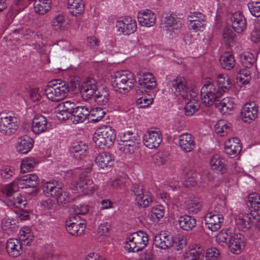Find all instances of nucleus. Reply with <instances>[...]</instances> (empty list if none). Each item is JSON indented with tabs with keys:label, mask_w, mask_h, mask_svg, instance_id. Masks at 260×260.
Segmentation results:
<instances>
[{
	"label": "nucleus",
	"mask_w": 260,
	"mask_h": 260,
	"mask_svg": "<svg viewBox=\"0 0 260 260\" xmlns=\"http://www.w3.org/2000/svg\"><path fill=\"white\" fill-rule=\"evenodd\" d=\"M222 93L223 89L216 88L215 84L211 81H206L201 90L203 103L208 106L214 105L221 114H225L230 109L226 104L229 100L223 99L220 101L218 99Z\"/></svg>",
	"instance_id": "f257e3e1"
},
{
	"label": "nucleus",
	"mask_w": 260,
	"mask_h": 260,
	"mask_svg": "<svg viewBox=\"0 0 260 260\" xmlns=\"http://www.w3.org/2000/svg\"><path fill=\"white\" fill-rule=\"evenodd\" d=\"M79 84L75 81L70 83L60 80H54L48 83L45 89V94L50 101L58 102L67 96L68 93L71 90L75 92L79 89Z\"/></svg>",
	"instance_id": "f03ea898"
},
{
	"label": "nucleus",
	"mask_w": 260,
	"mask_h": 260,
	"mask_svg": "<svg viewBox=\"0 0 260 260\" xmlns=\"http://www.w3.org/2000/svg\"><path fill=\"white\" fill-rule=\"evenodd\" d=\"M136 82L134 74L129 71L117 72L111 78L112 86L120 93L128 92Z\"/></svg>",
	"instance_id": "7ed1b4c3"
},
{
	"label": "nucleus",
	"mask_w": 260,
	"mask_h": 260,
	"mask_svg": "<svg viewBox=\"0 0 260 260\" xmlns=\"http://www.w3.org/2000/svg\"><path fill=\"white\" fill-rule=\"evenodd\" d=\"M166 79L169 81V85L172 91L176 95H180L182 99L194 98L197 96V90L194 88L189 89L186 86V81L183 77L178 76L172 78L171 75H168Z\"/></svg>",
	"instance_id": "20e7f679"
},
{
	"label": "nucleus",
	"mask_w": 260,
	"mask_h": 260,
	"mask_svg": "<svg viewBox=\"0 0 260 260\" xmlns=\"http://www.w3.org/2000/svg\"><path fill=\"white\" fill-rule=\"evenodd\" d=\"M115 130L109 125H104L97 129L92 137L94 143L100 148L110 146L115 141Z\"/></svg>",
	"instance_id": "39448f33"
},
{
	"label": "nucleus",
	"mask_w": 260,
	"mask_h": 260,
	"mask_svg": "<svg viewBox=\"0 0 260 260\" xmlns=\"http://www.w3.org/2000/svg\"><path fill=\"white\" fill-rule=\"evenodd\" d=\"M42 189L47 196L55 197L59 205H65L70 201L69 193L59 186L56 182L48 181L45 183Z\"/></svg>",
	"instance_id": "423d86ee"
},
{
	"label": "nucleus",
	"mask_w": 260,
	"mask_h": 260,
	"mask_svg": "<svg viewBox=\"0 0 260 260\" xmlns=\"http://www.w3.org/2000/svg\"><path fill=\"white\" fill-rule=\"evenodd\" d=\"M148 242L147 234L142 231L133 233L126 239L124 248L129 252H138L142 250Z\"/></svg>",
	"instance_id": "0eeeda50"
},
{
	"label": "nucleus",
	"mask_w": 260,
	"mask_h": 260,
	"mask_svg": "<svg viewBox=\"0 0 260 260\" xmlns=\"http://www.w3.org/2000/svg\"><path fill=\"white\" fill-rule=\"evenodd\" d=\"M19 187L13 184L12 182L2 189V193L7 197L8 206H12L18 208H25L26 200L24 197L16 192Z\"/></svg>",
	"instance_id": "6e6552de"
},
{
	"label": "nucleus",
	"mask_w": 260,
	"mask_h": 260,
	"mask_svg": "<svg viewBox=\"0 0 260 260\" xmlns=\"http://www.w3.org/2000/svg\"><path fill=\"white\" fill-rule=\"evenodd\" d=\"M116 27L120 34L128 36L137 30V22L132 17H126L116 21Z\"/></svg>",
	"instance_id": "1a4fd4ad"
},
{
	"label": "nucleus",
	"mask_w": 260,
	"mask_h": 260,
	"mask_svg": "<svg viewBox=\"0 0 260 260\" xmlns=\"http://www.w3.org/2000/svg\"><path fill=\"white\" fill-rule=\"evenodd\" d=\"M204 220L207 228L212 232H215L220 228L223 217L219 212L213 210L206 214Z\"/></svg>",
	"instance_id": "9d476101"
},
{
	"label": "nucleus",
	"mask_w": 260,
	"mask_h": 260,
	"mask_svg": "<svg viewBox=\"0 0 260 260\" xmlns=\"http://www.w3.org/2000/svg\"><path fill=\"white\" fill-rule=\"evenodd\" d=\"M74 190H78L83 195H91L94 190L93 181L88 176L81 174L79 181L75 182Z\"/></svg>",
	"instance_id": "9b49d317"
},
{
	"label": "nucleus",
	"mask_w": 260,
	"mask_h": 260,
	"mask_svg": "<svg viewBox=\"0 0 260 260\" xmlns=\"http://www.w3.org/2000/svg\"><path fill=\"white\" fill-rule=\"evenodd\" d=\"M16 118L11 115L0 117V132L6 136L15 134L18 128Z\"/></svg>",
	"instance_id": "f8f14e48"
},
{
	"label": "nucleus",
	"mask_w": 260,
	"mask_h": 260,
	"mask_svg": "<svg viewBox=\"0 0 260 260\" xmlns=\"http://www.w3.org/2000/svg\"><path fill=\"white\" fill-rule=\"evenodd\" d=\"M162 141L161 135L159 131L148 129L143 137L144 145L149 149L157 148Z\"/></svg>",
	"instance_id": "ddd939ff"
},
{
	"label": "nucleus",
	"mask_w": 260,
	"mask_h": 260,
	"mask_svg": "<svg viewBox=\"0 0 260 260\" xmlns=\"http://www.w3.org/2000/svg\"><path fill=\"white\" fill-rule=\"evenodd\" d=\"M79 86L81 95L85 100L91 99L98 90L96 81L92 78H87Z\"/></svg>",
	"instance_id": "4468645a"
},
{
	"label": "nucleus",
	"mask_w": 260,
	"mask_h": 260,
	"mask_svg": "<svg viewBox=\"0 0 260 260\" xmlns=\"http://www.w3.org/2000/svg\"><path fill=\"white\" fill-rule=\"evenodd\" d=\"M140 86L137 90V93H140L144 90L146 92L153 90L156 85L154 76L149 73H143L138 80Z\"/></svg>",
	"instance_id": "2eb2a0df"
},
{
	"label": "nucleus",
	"mask_w": 260,
	"mask_h": 260,
	"mask_svg": "<svg viewBox=\"0 0 260 260\" xmlns=\"http://www.w3.org/2000/svg\"><path fill=\"white\" fill-rule=\"evenodd\" d=\"M13 184L21 188H35L39 183V179L35 174H30L12 182Z\"/></svg>",
	"instance_id": "dca6fc26"
},
{
	"label": "nucleus",
	"mask_w": 260,
	"mask_h": 260,
	"mask_svg": "<svg viewBox=\"0 0 260 260\" xmlns=\"http://www.w3.org/2000/svg\"><path fill=\"white\" fill-rule=\"evenodd\" d=\"M253 215V214L251 213L239 214L235 218L236 228L243 232L247 231L251 228L252 223L254 222Z\"/></svg>",
	"instance_id": "f3484780"
},
{
	"label": "nucleus",
	"mask_w": 260,
	"mask_h": 260,
	"mask_svg": "<svg viewBox=\"0 0 260 260\" xmlns=\"http://www.w3.org/2000/svg\"><path fill=\"white\" fill-rule=\"evenodd\" d=\"M77 216H71L69 220L66 222V229L67 231L72 235L80 236L81 235L86 228L85 223L80 221L74 222L77 220Z\"/></svg>",
	"instance_id": "a211bd4d"
},
{
	"label": "nucleus",
	"mask_w": 260,
	"mask_h": 260,
	"mask_svg": "<svg viewBox=\"0 0 260 260\" xmlns=\"http://www.w3.org/2000/svg\"><path fill=\"white\" fill-rule=\"evenodd\" d=\"M88 146L82 141H78L72 144L70 148V154L76 159L84 158L87 153Z\"/></svg>",
	"instance_id": "6ab92c4d"
},
{
	"label": "nucleus",
	"mask_w": 260,
	"mask_h": 260,
	"mask_svg": "<svg viewBox=\"0 0 260 260\" xmlns=\"http://www.w3.org/2000/svg\"><path fill=\"white\" fill-rule=\"evenodd\" d=\"M244 236L240 234H234L230 236L228 246L230 251L234 254H239L244 247Z\"/></svg>",
	"instance_id": "aec40b11"
},
{
	"label": "nucleus",
	"mask_w": 260,
	"mask_h": 260,
	"mask_svg": "<svg viewBox=\"0 0 260 260\" xmlns=\"http://www.w3.org/2000/svg\"><path fill=\"white\" fill-rule=\"evenodd\" d=\"M95 162L101 169H108L113 165L114 157L110 152L104 151L97 155Z\"/></svg>",
	"instance_id": "412c9836"
},
{
	"label": "nucleus",
	"mask_w": 260,
	"mask_h": 260,
	"mask_svg": "<svg viewBox=\"0 0 260 260\" xmlns=\"http://www.w3.org/2000/svg\"><path fill=\"white\" fill-rule=\"evenodd\" d=\"M154 244L156 247L166 249L173 245V236L165 232L157 234L154 239Z\"/></svg>",
	"instance_id": "4be33fe9"
},
{
	"label": "nucleus",
	"mask_w": 260,
	"mask_h": 260,
	"mask_svg": "<svg viewBox=\"0 0 260 260\" xmlns=\"http://www.w3.org/2000/svg\"><path fill=\"white\" fill-rule=\"evenodd\" d=\"M242 146L240 140L237 138L229 139L225 142L224 151L225 153L231 157H235L241 151Z\"/></svg>",
	"instance_id": "5701e85b"
},
{
	"label": "nucleus",
	"mask_w": 260,
	"mask_h": 260,
	"mask_svg": "<svg viewBox=\"0 0 260 260\" xmlns=\"http://www.w3.org/2000/svg\"><path fill=\"white\" fill-rule=\"evenodd\" d=\"M164 22L166 27H171L174 32L181 30L183 20L173 14H165L162 15Z\"/></svg>",
	"instance_id": "b1692460"
},
{
	"label": "nucleus",
	"mask_w": 260,
	"mask_h": 260,
	"mask_svg": "<svg viewBox=\"0 0 260 260\" xmlns=\"http://www.w3.org/2000/svg\"><path fill=\"white\" fill-rule=\"evenodd\" d=\"M140 141L137 134L130 132V140L124 143H119L121 146L120 150L125 154H133L138 147Z\"/></svg>",
	"instance_id": "393cba45"
},
{
	"label": "nucleus",
	"mask_w": 260,
	"mask_h": 260,
	"mask_svg": "<svg viewBox=\"0 0 260 260\" xmlns=\"http://www.w3.org/2000/svg\"><path fill=\"white\" fill-rule=\"evenodd\" d=\"M138 21L142 26L150 27L156 22V17L151 10L146 9L138 13Z\"/></svg>",
	"instance_id": "a878e982"
},
{
	"label": "nucleus",
	"mask_w": 260,
	"mask_h": 260,
	"mask_svg": "<svg viewBox=\"0 0 260 260\" xmlns=\"http://www.w3.org/2000/svg\"><path fill=\"white\" fill-rule=\"evenodd\" d=\"M6 249L8 255L12 257H17L22 252V245L16 239L11 238L7 241Z\"/></svg>",
	"instance_id": "bb28decb"
},
{
	"label": "nucleus",
	"mask_w": 260,
	"mask_h": 260,
	"mask_svg": "<svg viewBox=\"0 0 260 260\" xmlns=\"http://www.w3.org/2000/svg\"><path fill=\"white\" fill-rule=\"evenodd\" d=\"M231 20L232 27L236 32L241 33L246 28V19L241 12H237L234 13Z\"/></svg>",
	"instance_id": "cd10ccee"
},
{
	"label": "nucleus",
	"mask_w": 260,
	"mask_h": 260,
	"mask_svg": "<svg viewBox=\"0 0 260 260\" xmlns=\"http://www.w3.org/2000/svg\"><path fill=\"white\" fill-rule=\"evenodd\" d=\"M179 145L181 149L185 152H190L194 148L193 137L190 134L184 133L179 136Z\"/></svg>",
	"instance_id": "c85d7f7f"
},
{
	"label": "nucleus",
	"mask_w": 260,
	"mask_h": 260,
	"mask_svg": "<svg viewBox=\"0 0 260 260\" xmlns=\"http://www.w3.org/2000/svg\"><path fill=\"white\" fill-rule=\"evenodd\" d=\"M33 140L27 135L20 138L16 145L17 151L21 154H27L33 146Z\"/></svg>",
	"instance_id": "c756f323"
},
{
	"label": "nucleus",
	"mask_w": 260,
	"mask_h": 260,
	"mask_svg": "<svg viewBox=\"0 0 260 260\" xmlns=\"http://www.w3.org/2000/svg\"><path fill=\"white\" fill-rule=\"evenodd\" d=\"M48 121L43 115H35L32 121V129L37 134L45 132L47 129Z\"/></svg>",
	"instance_id": "7c9ffc66"
},
{
	"label": "nucleus",
	"mask_w": 260,
	"mask_h": 260,
	"mask_svg": "<svg viewBox=\"0 0 260 260\" xmlns=\"http://www.w3.org/2000/svg\"><path fill=\"white\" fill-rule=\"evenodd\" d=\"M210 164L212 169L224 173L226 171L225 159L220 155L216 154L212 156L210 160Z\"/></svg>",
	"instance_id": "2f4dec72"
},
{
	"label": "nucleus",
	"mask_w": 260,
	"mask_h": 260,
	"mask_svg": "<svg viewBox=\"0 0 260 260\" xmlns=\"http://www.w3.org/2000/svg\"><path fill=\"white\" fill-rule=\"evenodd\" d=\"M205 250L202 246L196 245L190 249L184 255V260H202Z\"/></svg>",
	"instance_id": "473e14b6"
},
{
	"label": "nucleus",
	"mask_w": 260,
	"mask_h": 260,
	"mask_svg": "<svg viewBox=\"0 0 260 260\" xmlns=\"http://www.w3.org/2000/svg\"><path fill=\"white\" fill-rule=\"evenodd\" d=\"M178 223L182 230L190 231L196 227L197 221L193 217L185 215L179 218Z\"/></svg>",
	"instance_id": "72a5a7b5"
},
{
	"label": "nucleus",
	"mask_w": 260,
	"mask_h": 260,
	"mask_svg": "<svg viewBox=\"0 0 260 260\" xmlns=\"http://www.w3.org/2000/svg\"><path fill=\"white\" fill-rule=\"evenodd\" d=\"M68 8L71 14L77 16L84 11V5L82 0H68Z\"/></svg>",
	"instance_id": "f704fd0d"
},
{
	"label": "nucleus",
	"mask_w": 260,
	"mask_h": 260,
	"mask_svg": "<svg viewBox=\"0 0 260 260\" xmlns=\"http://www.w3.org/2000/svg\"><path fill=\"white\" fill-rule=\"evenodd\" d=\"M51 0H34V10L36 13L43 15L50 9Z\"/></svg>",
	"instance_id": "c9c22d12"
},
{
	"label": "nucleus",
	"mask_w": 260,
	"mask_h": 260,
	"mask_svg": "<svg viewBox=\"0 0 260 260\" xmlns=\"http://www.w3.org/2000/svg\"><path fill=\"white\" fill-rule=\"evenodd\" d=\"M220 62L222 68L226 70L232 69L235 64L234 56L230 52H226L222 55L220 57Z\"/></svg>",
	"instance_id": "e433bc0d"
},
{
	"label": "nucleus",
	"mask_w": 260,
	"mask_h": 260,
	"mask_svg": "<svg viewBox=\"0 0 260 260\" xmlns=\"http://www.w3.org/2000/svg\"><path fill=\"white\" fill-rule=\"evenodd\" d=\"M152 103V99H147L145 97H142L137 99L136 101L137 106L136 109L133 106H130L129 108H127L124 110L125 112H129V114H133L136 112V110L140 108H144L147 107L149 105Z\"/></svg>",
	"instance_id": "4c0bfd02"
},
{
	"label": "nucleus",
	"mask_w": 260,
	"mask_h": 260,
	"mask_svg": "<svg viewBox=\"0 0 260 260\" xmlns=\"http://www.w3.org/2000/svg\"><path fill=\"white\" fill-rule=\"evenodd\" d=\"M75 104L70 101H66L57 105L55 108L54 113L55 114H61V112L73 114Z\"/></svg>",
	"instance_id": "58836bf2"
},
{
	"label": "nucleus",
	"mask_w": 260,
	"mask_h": 260,
	"mask_svg": "<svg viewBox=\"0 0 260 260\" xmlns=\"http://www.w3.org/2000/svg\"><path fill=\"white\" fill-rule=\"evenodd\" d=\"M217 85L219 89H223L225 92L231 87V81L229 76L225 74H220L217 77Z\"/></svg>",
	"instance_id": "ea45409f"
},
{
	"label": "nucleus",
	"mask_w": 260,
	"mask_h": 260,
	"mask_svg": "<svg viewBox=\"0 0 260 260\" xmlns=\"http://www.w3.org/2000/svg\"><path fill=\"white\" fill-rule=\"evenodd\" d=\"M197 96L194 98L182 99L184 100H188L189 101L186 104L184 107V110L185 113L189 112L191 114H194L197 112L200 107V104L197 100Z\"/></svg>",
	"instance_id": "a19ab883"
},
{
	"label": "nucleus",
	"mask_w": 260,
	"mask_h": 260,
	"mask_svg": "<svg viewBox=\"0 0 260 260\" xmlns=\"http://www.w3.org/2000/svg\"><path fill=\"white\" fill-rule=\"evenodd\" d=\"M164 215V210L162 206L153 207L148 214L150 219L155 222H158Z\"/></svg>",
	"instance_id": "79ce46f5"
},
{
	"label": "nucleus",
	"mask_w": 260,
	"mask_h": 260,
	"mask_svg": "<svg viewBox=\"0 0 260 260\" xmlns=\"http://www.w3.org/2000/svg\"><path fill=\"white\" fill-rule=\"evenodd\" d=\"M216 133L220 136H224V133H228L231 129V124L226 123L223 120L218 121L214 126Z\"/></svg>",
	"instance_id": "37998d69"
},
{
	"label": "nucleus",
	"mask_w": 260,
	"mask_h": 260,
	"mask_svg": "<svg viewBox=\"0 0 260 260\" xmlns=\"http://www.w3.org/2000/svg\"><path fill=\"white\" fill-rule=\"evenodd\" d=\"M199 175L193 170L187 172L184 176V185L186 186H194L197 184Z\"/></svg>",
	"instance_id": "c03bdc74"
},
{
	"label": "nucleus",
	"mask_w": 260,
	"mask_h": 260,
	"mask_svg": "<svg viewBox=\"0 0 260 260\" xmlns=\"http://www.w3.org/2000/svg\"><path fill=\"white\" fill-rule=\"evenodd\" d=\"M38 164V162L34 158H25L21 162V172L25 173L26 172L30 171Z\"/></svg>",
	"instance_id": "a18cd8bd"
},
{
	"label": "nucleus",
	"mask_w": 260,
	"mask_h": 260,
	"mask_svg": "<svg viewBox=\"0 0 260 260\" xmlns=\"http://www.w3.org/2000/svg\"><path fill=\"white\" fill-rule=\"evenodd\" d=\"M95 102L99 105H105L109 101V93L108 91L105 89L98 90V93L95 94Z\"/></svg>",
	"instance_id": "49530a36"
},
{
	"label": "nucleus",
	"mask_w": 260,
	"mask_h": 260,
	"mask_svg": "<svg viewBox=\"0 0 260 260\" xmlns=\"http://www.w3.org/2000/svg\"><path fill=\"white\" fill-rule=\"evenodd\" d=\"M200 206L199 200L196 198H190L186 202V208L189 213H197Z\"/></svg>",
	"instance_id": "de8ad7c7"
},
{
	"label": "nucleus",
	"mask_w": 260,
	"mask_h": 260,
	"mask_svg": "<svg viewBox=\"0 0 260 260\" xmlns=\"http://www.w3.org/2000/svg\"><path fill=\"white\" fill-rule=\"evenodd\" d=\"M65 22L64 16L59 14L56 16L52 21L53 28L56 30H64L66 27L64 26Z\"/></svg>",
	"instance_id": "09e8293b"
},
{
	"label": "nucleus",
	"mask_w": 260,
	"mask_h": 260,
	"mask_svg": "<svg viewBox=\"0 0 260 260\" xmlns=\"http://www.w3.org/2000/svg\"><path fill=\"white\" fill-rule=\"evenodd\" d=\"M222 38L224 42L226 45H230L235 41V34L233 30L229 27H224L222 32Z\"/></svg>",
	"instance_id": "8fccbe9b"
},
{
	"label": "nucleus",
	"mask_w": 260,
	"mask_h": 260,
	"mask_svg": "<svg viewBox=\"0 0 260 260\" xmlns=\"http://www.w3.org/2000/svg\"><path fill=\"white\" fill-rule=\"evenodd\" d=\"M140 207L146 208L148 207L152 202L151 193L148 191H145V193L140 197V200L135 201Z\"/></svg>",
	"instance_id": "3c124183"
},
{
	"label": "nucleus",
	"mask_w": 260,
	"mask_h": 260,
	"mask_svg": "<svg viewBox=\"0 0 260 260\" xmlns=\"http://www.w3.org/2000/svg\"><path fill=\"white\" fill-rule=\"evenodd\" d=\"M258 106L254 102H248L246 103L242 108L241 114L251 113V114L258 113Z\"/></svg>",
	"instance_id": "603ef678"
},
{
	"label": "nucleus",
	"mask_w": 260,
	"mask_h": 260,
	"mask_svg": "<svg viewBox=\"0 0 260 260\" xmlns=\"http://www.w3.org/2000/svg\"><path fill=\"white\" fill-rule=\"evenodd\" d=\"M251 79L249 71L247 69H242L240 71L239 75L237 77L238 82L242 84H247Z\"/></svg>",
	"instance_id": "864d4df0"
},
{
	"label": "nucleus",
	"mask_w": 260,
	"mask_h": 260,
	"mask_svg": "<svg viewBox=\"0 0 260 260\" xmlns=\"http://www.w3.org/2000/svg\"><path fill=\"white\" fill-rule=\"evenodd\" d=\"M131 191L135 197V200H140V197L143 195L145 191H144V187L142 184L136 183L132 185Z\"/></svg>",
	"instance_id": "5fc2aeb1"
},
{
	"label": "nucleus",
	"mask_w": 260,
	"mask_h": 260,
	"mask_svg": "<svg viewBox=\"0 0 260 260\" xmlns=\"http://www.w3.org/2000/svg\"><path fill=\"white\" fill-rule=\"evenodd\" d=\"M251 14L255 17L260 16V2H252L248 4Z\"/></svg>",
	"instance_id": "6e6d98bb"
},
{
	"label": "nucleus",
	"mask_w": 260,
	"mask_h": 260,
	"mask_svg": "<svg viewBox=\"0 0 260 260\" xmlns=\"http://www.w3.org/2000/svg\"><path fill=\"white\" fill-rule=\"evenodd\" d=\"M169 154L166 151H160L156 153L154 156L156 164L158 165H163L168 159Z\"/></svg>",
	"instance_id": "4d7b16f0"
},
{
	"label": "nucleus",
	"mask_w": 260,
	"mask_h": 260,
	"mask_svg": "<svg viewBox=\"0 0 260 260\" xmlns=\"http://www.w3.org/2000/svg\"><path fill=\"white\" fill-rule=\"evenodd\" d=\"M219 250L216 248H209L206 252V260H217L219 256Z\"/></svg>",
	"instance_id": "13d9d810"
},
{
	"label": "nucleus",
	"mask_w": 260,
	"mask_h": 260,
	"mask_svg": "<svg viewBox=\"0 0 260 260\" xmlns=\"http://www.w3.org/2000/svg\"><path fill=\"white\" fill-rule=\"evenodd\" d=\"M206 25V22L204 18H201L200 20H197L189 23V26L192 29L196 31H201Z\"/></svg>",
	"instance_id": "bf43d9fd"
},
{
	"label": "nucleus",
	"mask_w": 260,
	"mask_h": 260,
	"mask_svg": "<svg viewBox=\"0 0 260 260\" xmlns=\"http://www.w3.org/2000/svg\"><path fill=\"white\" fill-rule=\"evenodd\" d=\"M186 245V240L183 236L178 235L177 236L173 237V245L177 247V249L183 248Z\"/></svg>",
	"instance_id": "052dcab7"
},
{
	"label": "nucleus",
	"mask_w": 260,
	"mask_h": 260,
	"mask_svg": "<svg viewBox=\"0 0 260 260\" xmlns=\"http://www.w3.org/2000/svg\"><path fill=\"white\" fill-rule=\"evenodd\" d=\"M14 174V169L10 167H5L1 171V175L3 179H9Z\"/></svg>",
	"instance_id": "680f3d73"
},
{
	"label": "nucleus",
	"mask_w": 260,
	"mask_h": 260,
	"mask_svg": "<svg viewBox=\"0 0 260 260\" xmlns=\"http://www.w3.org/2000/svg\"><path fill=\"white\" fill-rule=\"evenodd\" d=\"M230 236L231 235H229L226 232H221L217 235L216 240L219 244H221L222 246H224V244H228Z\"/></svg>",
	"instance_id": "e2e57ef3"
},
{
	"label": "nucleus",
	"mask_w": 260,
	"mask_h": 260,
	"mask_svg": "<svg viewBox=\"0 0 260 260\" xmlns=\"http://www.w3.org/2000/svg\"><path fill=\"white\" fill-rule=\"evenodd\" d=\"M41 204L44 208H45L47 209H57V205L55 204L54 201H53L52 199L49 198L45 200L42 201Z\"/></svg>",
	"instance_id": "0e129e2a"
},
{
	"label": "nucleus",
	"mask_w": 260,
	"mask_h": 260,
	"mask_svg": "<svg viewBox=\"0 0 260 260\" xmlns=\"http://www.w3.org/2000/svg\"><path fill=\"white\" fill-rule=\"evenodd\" d=\"M70 115V121L74 124L83 122L89 115Z\"/></svg>",
	"instance_id": "69168bd1"
},
{
	"label": "nucleus",
	"mask_w": 260,
	"mask_h": 260,
	"mask_svg": "<svg viewBox=\"0 0 260 260\" xmlns=\"http://www.w3.org/2000/svg\"><path fill=\"white\" fill-rule=\"evenodd\" d=\"M109 229L108 227L107 222L101 223L98 226V234L100 236H106L109 232Z\"/></svg>",
	"instance_id": "338daca9"
},
{
	"label": "nucleus",
	"mask_w": 260,
	"mask_h": 260,
	"mask_svg": "<svg viewBox=\"0 0 260 260\" xmlns=\"http://www.w3.org/2000/svg\"><path fill=\"white\" fill-rule=\"evenodd\" d=\"M74 113L83 114H89V108L86 106H81L78 107H74Z\"/></svg>",
	"instance_id": "774afa93"
}]
</instances>
